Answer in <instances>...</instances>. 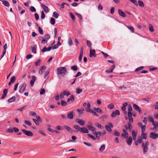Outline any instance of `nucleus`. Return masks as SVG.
I'll use <instances>...</instances> for the list:
<instances>
[{
	"instance_id": "obj_1",
	"label": "nucleus",
	"mask_w": 158,
	"mask_h": 158,
	"mask_svg": "<svg viewBox=\"0 0 158 158\" xmlns=\"http://www.w3.org/2000/svg\"><path fill=\"white\" fill-rule=\"evenodd\" d=\"M57 70L58 75H65L66 73L67 72L66 68L65 67L58 68L57 69Z\"/></svg>"
},
{
	"instance_id": "obj_2",
	"label": "nucleus",
	"mask_w": 158,
	"mask_h": 158,
	"mask_svg": "<svg viewBox=\"0 0 158 158\" xmlns=\"http://www.w3.org/2000/svg\"><path fill=\"white\" fill-rule=\"evenodd\" d=\"M50 38V36L48 34H46L43 37V40L41 41V43L42 44L47 43Z\"/></svg>"
},
{
	"instance_id": "obj_3",
	"label": "nucleus",
	"mask_w": 158,
	"mask_h": 158,
	"mask_svg": "<svg viewBox=\"0 0 158 158\" xmlns=\"http://www.w3.org/2000/svg\"><path fill=\"white\" fill-rule=\"evenodd\" d=\"M149 144V142L148 141L146 142L145 144L143 142L142 143V147L143 148L144 153H145L148 150V146Z\"/></svg>"
},
{
	"instance_id": "obj_4",
	"label": "nucleus",
	"mask_w": 158,
	"mask_h": 158,
	"mask_svg": "<svg viewBox=\"0 0 158 158\" xmlns=\"http://www.w3.org/2000/svg\"><path fill=\"white\" fill-rule=\"evenodd\" d=\"M22 131L24 134L28 136H32L33 135V133L30 131H27L25 129H22Z\"/></svg>"
},
{
	"instance_id": "obj_5",
	"label": "nucleus",
	"mask_w": 158,
	"mask_h": 158,
	"mask_svg": "<svg viewBox=\"0 0 158 158\" xmlns=\"http://www.w3.org/2000/svg\"><path fill=\"white\" fill-rule=\"evenodd\" d=\"M27 85L25 83L23 84L21 86V87L20 88L19 90V92L20 93H23V92L25 90V89Z\"/></svg>"
},
{
	"instance_id": "obj_6",
	"label": "nucleus",
	"mask_w": 158,
	"mask_h": 158,
	"mask_svg": "<svg viewBox=\"0 0 158 158\" xmlns=\"http://www.w3.org/2000/svg\"><path fill=\"white\" fill-rule=\"evenodd\" d=\"M149 137L153 139H155L158 137V134L153 132L150 133Z\"/></svg>"
},
{
	"instance_id": "obj_7",
	"label": "nucleus",
	"mask_w": 158,
	"mask_h": 158,
	"mask_svg": "<svg viewBox=\"0 0 158 158\" xmlns=\"http://www.w3.org/2000/svg\"><path fill=\"white\" fill-rule=\"evenodd\" d=\"M120 114V112L118 110H116L115 111H113L111 114V116L113 118L115 117L117 115Z\"/></svg>"
},
{
	"instance_id": "obj_8",
	"label": "nucleus",
	"mask_w": 158,
	"mask_h": 158,
	"mask_svg": "<svg viewBox=\"0 0 158 158\" xmlns=\"http://www.w3.org/2000/svg\"><path fill=\"white\" fill-rule=\"evenodd\" d=\"M75 113L74 111L68 113L67 115V118L70 119H72L73 118V116Z\"/></svg>"
},
{
	"instance_id": "obj_9",
	"label": "nucleus",
	"mask_w": 158,
	"mask_h": 158,
	"mask_svg": "<svg viewBox=\"0 0 158 158\" xmlns=\"http://www.w3.org/2000/svg\"><path fill=\"white\" fill-rule=\"evenodd\" d=\"M36 77L35 76L33 75L32 77V80L30 81V83L31 86H33L34 83L36 80Z\"/></svg>"
},
{
	"instance_id": "obj_10",
	"label": "nucleus",
	"mask_w": 158,
	"mask_h": 158,
	"mask_svg": "<svg viewBox=\"0 0 158 158\" xmlns=\"http://www.w3.org/2000/svg\"><path fill=\"white\" fill-rule=\"evenodd\" d=\"M76 121L78 123L79 125L84 126L85 125V121L83 120H81L78 119H77L76 120Z\"/></svg>"
},
{
	"instance_id": "obj_11",
	"label": "nucleus",
	"mask_w": 158,
	"mask_h": 158,
	"mask_svg": "<svg viewBox=\"0 0 158 158\" xmlns=\"http://www.w3.org/2000/svg\"><path fill=\"white\" fill-rule=\"evenodd\" d=\"M123 133H122L121 135L124 137L126 139L128 138V134L127 131L125 129L123 130Z\"/></svg>"
},
{
	"instance_id": "obj_12",
	"label": "nucleus",
	"mask_w": 158,
	"mask_h": 158,
	"mask_svg": "<svg viewBox=\"0 0 158 158\" xmlns=\"http://www.w3.org/2000/svg\"><path fill=\"white\" fill-rule=\"evenodd\" d=\"M93 56H95V50H92L90 48V50L89 56L90 57H92Z\"/></svg>"
},
{
	"instance_id": "obj_13",
	"label": "nucleus",
	"mask_w": 158,
	"mask_h": 158,
	"mask_svg": "<svg viewBox=\"0 0 158 158\" xmlns=\"http://www.w3.org/2000/svg\"><path fill=\"white\" fill-rule=\"evenodd\" d=\"M118 13L119 15L123 17H125L126 16V14L120 9L118 10Z\"/></svg>"
},
{
	"instance_id": "obj_14",
	"label": "nucleus",
	"mask_w": 158,
	"mask_h": 158,
	"mask_svg": "<svg viewBox=\"0 0 158 158\" xmlns=\"http://www.w3.org/2000/svg\"><path fill=\"white\" fill-rule=\"evenodd\" d=\"M126 140V142L127 143V144L129 145H130L132 143V137L131 136H130L129 138H127Z\"/></svg>"
},
{
	"instance_id": "obj_15",
	"label": "nucleus",
	"mask_w": 158,
	"mask_h": 158,
	"mask_svg": "<svg viewBox=\"0 0 158 158\" xmlns=\"http://www.w3.org/2000/svg\"><path fill=\"white\" fill-rule=\"evenodd\" d=\"M41 6L44 9V11L45 13H47L49 12V9L47 6L43 4H42Z\"/></svg>"
},
{
	"instance_id": "obj_16",
	"label": "nucleus",
	"mask_w": 158,
	"mask_h": 158,
	"mask_svg": "<svg viewBox=\"0 0 158 158\" xmlns=\"http://www.w3.org/2000/svg\"><path fill=\"white\" fill-rule=\"evenodd\" d=\"M52 47H49L48 48H47L46 47H44L42 50V52H44L46 51H50L52 48Z\"/></svg>"
},
{
	"instance_id": "obj_17",
	"label": "nucleus",
	"mask_w": 158,
	"mask_h": 158,
	"mask_svg": "<svg viewBox=\"0 0 158 158\" xmlns=\"http://www.w3.org/2000/svg\"><path fill=\"white\" fill-rule=\"evenodd\" d=\"M89 132L88 130L85 127H83L81 128V132L83 133H88Z\"/></svg>"
},
{
	"instance_id": "obj_18",
	"label": "nucleus",
	"mask_w": 158,
	"mask_h": 158,
	"mask_svg": "<svg viewBox=\"0 0 158 158\" xmlns=\"http://www.w3.org/2000/svg\"><path fill=\"white\" fill-rule=\"evenodd\" d=\"M94 110L95 111L101 114H103V112L102 110L99 108H95L94 109Z\"/></svg>"
},
{
	"instance_id": "obj_19",
	"label": "nucleus",
	"mask_w": 158,
	"mask_h": 158,
	"mask_svg": "<svg viewBox=\"0 0 158 158\" xmlns=\"http://www.w3.org/2000/svg\"><path fill=\"white\" fill-rule=\"evenodd\" d=\"M115 68V65L114 64L113 65V68L107 70L106 71V72L107 73H110L112 72L113 71V70Z\"/></svg>"
},
{
	"instance_id": "obj_20",
	"label": "nucleus",
	"mask_w": 158,
	"mask_h": 158,
	"mask_svg": "<svg viewBox=\"0 0 158 158\" xmlns=\"http://www.w3.org/2000/svg\"><path fill=\"white\" fill-rule=\"evenodd\" d=\"M74 128L77 131L81 132V128L80 126L78 125H75L74 126Z\"/></svg>"
},
{
	"instance_id": "obj_21",
	"label": "nucleus",
	"mask_w": 158,
	"mask_h": 158,
	"mask_svg": "<svg viewBox=\"0 0 158 158\" xmlns=\"http://www.w3.org/2000/svg\"><path fill=\"white\" fill-rule=\"evenodd\" d=\"M15 96H13L8 100V102L9 103H11L15 101Z\"/></svg>"
},
{
	"instance_id": "obj_22",
	"label": "nucleus",
	"mask_w": 158,
	"mask_h": 158,
	"mask_svg": "<svg viewBox=\"0 0 158 158\" xmlns=\"http://www.w3.org/2000/svg\"><path fill=\"white\" fill-rule=\"evenodd\" d=\"M68 44L69 46H71L73 44V42L71 38L70 37H69L68 38Z\"/></svg>"
},
{
	"instance_id": "obj_23",
	"label": "nucleus",
	"mask_w": 158,
	"mask_h": 158,
	"mask_svg": "<svg viewBox=\"0 0 158 158\" xmlns=\"http://www.w3.org/2000/svg\"><path fill=\"white\" fill-rule=\"evenodd\" d=\"M87 127L88 129L90 131H95L96 128L93 126H90L88 125L87 126Z\"/></svg>"
},
{
	"instance_id": "obj_24",
	"label": "nucleus",
	"mask_w": 158,
	"mask_h": 158,
	"mask_svg": "<svg viewBox=\"0 0 158 158\" xmlns=\"http://www.w3.org/2000/svg\"><path fill=\"white\" fill-rule=\"evenodd\" d=\"M2 3L4 5L8 7L10 5L9 3L6 1H2Z\"/></svg>"
},
{
	"instance_id": "obj_25",
	"label": "nucleus",
	"mask_w": 158,
	"mask_h": 158,
	"mask_svg": "<svg viewBox=\"0 0 158 158\" xmlns=\"http://www.w3.org/2000/svg\"><path fill=\"white\" fill-rule=\"evenodd\" d=\"M59 14L56 12L55 11L53 13V16L55 18H57L59 16Z\"/></svg>"
},
{
	"instance_id": "obj_26",
	"label": "nucleus",
	"mask_w": 158,
	"mask_h": 158,
	"mask_svg": "<svg viewBox=\"0 0 158 158\" xmlns=\"http://www.w3.org/2000/svg\"><path fill=\"white\" fill-rule=\"evenodd\" d=\"M106 129L109 132H112V131L111 128L108 125H106L105 127Z\"/></svg>"
},
{
	"instance_id": "obj_27",
	"label": "nucleus",
	"mask_w": 158,
	"mask_h": 158,
	"mask_svg": "<svg viewBox=\"0 0 158 158\" xmlns=\"http://www.w3.org/2000/svg\"><path fill=\"white\" fill-rule=\"evenodd\" d=\"M63 94L64 95H66L67 96H69L70 95V93L69 91L66 90L64 91Z\"/></svg>"
},
{
	"instance_id": "obj_28",
	"label": "nucleus",
	"mask_w": 158,
	"mask_h": 158,
	"mask_svg": "<svg viewBox=\"0 0 158 158\" xmlns=\"http://www.w3.org/2000/svg\"><path fill=\"white\" fill-rule=\"evenodd\" d=\"M70 15L71 16V18H72V20H73L74 22H75V17L74 15H73V14L72 12H70L69 13Z\"/></svg>"
},
{
	"instance_id": "obj_29",
	"label": "nucleus",
	"mask_w": 158,
	"mask_h": 158,
	"mask_svg": "<svg viewBox=\"0 0 158 158\" xmlns=\"http://www.w3.org/2000/svg\"><path fill=\"white\" fill-rule=\"evenodd\" d=\"M105 148V145L104 144L102 145L99 149V150L100 152H102L104 150Z\"/></svg>"
},
{
	"instance_id": "obj_30",
	"label": "nucleus",
	"mask_w": 158,
	"mask_h": 158,
	"mask_svg": "<svg viewBox=\"0 0 158 158\" xmlns=\"http://www.w3.org/2000/svg\"><path fill=\"white\" fill-rule=\"evenodd\" d=\"M126 27L129 29L132 33L134 32V28L131 26H126Z\"/></svg>"
},
{
	"instance_id": "obj_31",
	"label": "nucleus",
	"mask_w": 158,
	"mask_h": 158,
	"mask_svg": "<svg viewBox=\"0 0 158 158\" xmlns=\"http://www.w3.org/2000/svg\"><path fill=\"white\" fill-rule=\"evenodd\" d=\"M36 46H35L33 47H32L31 48L32 52L35 54L36 53Z\"/></svg>"
},
{
	"instance_id": "obj_32",
	"label": "nucleus",
	"mask_w": 158,
	"mask_h": 158,
	"mask_svg": "<svg viewBox=\"0 0 158 158\" xmlns=\"http://www.w3.org/2000/svg\"><path fill=\"white\" fill-rule=\"evenodd\" d=\"M138 3L139 4V5L142 7H143L144 6V4L143 3V2H142L141 1L139 0L138 1Z\"/></svg>"
},
{
	"instance_id": "obj_33",
	"label": "nucleus",
	"mask_w": 158,
	"mask_h": 158,
	"mask_svg": "<svg viewBox=\"0 0 158 158\" xmlns=\"http://www.w3.org/2000/svg\"><path fill=\"white\" fill-rule=\"evenodd\" d=\"M41 62V60L40 59H38L35 62V65L37 66L38 65H40V64Z\"/></svg>"
},
{
	"instance_id": "obj_34",
	"label": "nucleus",
	"mask_w": 158,
	"mask_h": 158,
	"mask_svg": "<svg viewBox=\"0 0 158 158\" xmlns=\"http://www.w3.org/2000/svg\"><path fill=\"white\" fill-rule=\"evenodd\" d=\"M114 107V105L113 103H111L108 105L107 107L110 109H112Z\"/></svg>"
},
{
	"instance_id": "obj_35",
	"label": "nucleus",
	"mask_w": 158,
	"mask_h": 158,
	"mask_svg": "<svg viewBox=\"0 0 158 158\" xmlns=\"http://www.w3.org/2000/svg\"><path fill=\"white\" fill-rule=\"evenodd\" d=\"M61 104L62 106H65L67 105V103L64 101L61 100Z\"/></svg>"
},
{
	"instance_id": "obj_36",
	"label": "nucleus",
	"mask_w": 158,
	"mask_h": 158,
	"mask_svg": "<svg viewBox=\"0 0 158 158\" xmlns=\"http://www.w3.org/2000/svg\"><path fill=\"white\" fill-rule=\"evenodd\" d=\"M50 23L52 25H54L55 23V20L53 18H52L50 19Z\"/></svg>"
},
{
	"instance_id": "obj_37",
	"label": "nucleus",
	"mask_w": 158,
	"mask_h": 158,
	"mask_svg": "<svg viewBox=\"0 0 158 158\" xmlns=\"http://www.w3.org/2000/svg\"><path fill=\"white\" fill-rule=\"evenodd\" d=\"M71 69L72 70L74 71H76L77 70L78 68L77 66L74 65L72 66Z\"/></svg>"
},
{
	"instance_id": "obj_38",
	"label": "nucleus",
	"mask_w": 158,
	"mask_h": 158,
	"mask_svg": "<svg viewBox=\"0 0 158 158\" xmlns=\"http://www.w3.org/2000/svg\"><path fill=\"white\" fill-rule=\"evenodd\" d=\"M133 108L137 111L139 110V108L138 106L135 104L133 105Z\"/></svg>"
},
{
	"instance_id": "obj_39",
	"label": "nucleus",
	"mask_w": 158,
	"mask_h": 158,
	"mask_svg": "<svg viewBox=\"0 0 158 158\" xmlns=\"http://www.w3.org/2000/svg\"><path fill=\"white\" fill-rule=\"evenodd\" d=\"M64 127L69 132H71L72 131L71 128L69 127L65 126Z\"/></svg>"
},
{
	"instance_id": "obj_40",
	"label": "nucleus",
	"mask_w": 158,
	"mask_h": 158,
	"mask_svg": "<svg viewBox=\"0 0 158 158\" xmlns=\"http://www.w3.org/2000/svg\"><path fill=\"white\" fill-rule=\"evenodd\" d=\"M41 18L42 19H44L45 18V15L43 11L41 12Z\"/></svg>"
},
{
	"instance_id": "obj_41",
	"label": "nucleus",
	"mask_w": 158,
	"mask_h": 158,
	"mask_svg": "<svg viewBox=\"0 0 158 158\" xmlns=\"http://www.w3.org/2000/svg\"><path fill=\"white\" fill-rule=\"evenodd\" d=\"M141 136L143 139H146L147 138L146 135L144 133V132H141Z\"/></svg>"
},
{
	"instance_id": "obj_42",
	"label": "nucleus",
	"mask_w": 158,
	"mask_h": 158,
	"mask_svg": "<svg viewBox=\"0 0 158 158\" xmlns=\"http://www.w3.org/2000/svg\"><path fill=\"white\" fill-rule=\"evenodd\" d=\"M154 126V127L153 128V129L154 130L155 129L158 128V123H153L152 124Z\"/></svg>"
},
{
	"instance_id": "obj_43",
	"label": "nucleus",
	"mask_w": 158,
	"mask_h": 158,
	"mask_svg": "<svg viewBox=\"0 0 158 158\" xmlns=\"http://www.w3.org/2000/svg\"><path fill=\"white\" fill-rule=\"evenodd\" d=\"M74 14L76 15L80 19H82V17L80 14L76 12L74 13Z\"/></svg>"
},
{
	"instance_id": "obj_44",
	"label": "nucleus",
	"mask_w": 158,
	"mask_h": 158,
	"mask_svg": "<svg viewBox=\"0 0 158 158\" xmlns=\"http://www.w3.org/2000/svg\"><path fill=\"white\" fill-rule=\"evenodd\" d=\"M143 66L138 67L135 69V72H137L143 69Z\"/></svg>"
},
{
	"instance_id": "obj_45",
	"label": "nucleus",
	"mask_w": 158,
	"mask_h": 158,
	"mask_svg": "<svg viewBox=\"0 0 158 158\" xmlns=\"http://www.w3.org/2000/svg\"><path fill=\"white\" fill-rule=\"evenodd\" d=\"M139 143H141L142 142V139L141 136L138 137L137 140Z\"/></svg>"
},
{
	"instance_id": "obj_46",
	"label": "nucleus",
	"mask_w": 158,
	"mask_h": 158,
	"mask_svg": "<svg viewBox=\"0 0 158 158\" xmlns=\"http://www.w3.org/2000/svg\"><path fill=\"white\" fill-rule=\"evenodd\" d=\"M141 132H144L145 130L146 127L145 125H143L141 127Z\"/></svg>"
},
{
	"instance_id": "obj_47",
	"label": "nucleus",
	"mask_w": 158,
	"mask_h": 158,
	"mask_svg": "<svg viewBox=\"0 0 158 158\" xmlns=\"http://www.w3.org/2000/svg\"><path fill=\"white\" fill-rule=\"evenodd\" d=\"M128 112H131L132 110V107L131 104H129L128 106Z\"/></svg>"
},
{
	"instance_id": "obj_48",
	"label": "nucleus",
	"mask_w": 158,
	"mask_h": 158,
	"mask_svg": "<svg viewBox=\"0 0 158 158\" xmlns=\"http://www.w3.org/2000/svg\"><path fill=\"white\" fill-rule=\"evenodd\" d=\"M30 10L31 11V12H35L36 11V9L33 6H31L30 7Z\"/></svg>"
},
{
	"instance_id": "obj_49",
	"label": "nucleus",
	"mask_w": 158,
	"mask_h": 158,
	"mask_svg": "<svg viewBox=\"0 0 158 158\" xmlns=\"http://www.w3.org/2000/svg\"><path fill=\"white\" fill-rule=\"evenodd\" d=\"M114 135L116 136H119L120 134V133L117 131H114Z\"/></svg>"
},
{
	"instance_id": "obj_50",
	"label": "nucleus",
	"mask_w": 158,
	"mask_h": 158,
	"mask_svg": "<svg viewBox=\"0 0 158 158\" xmlns=\"http://www.w3.org/2000/svg\"><path fill=\"white\" fill-rule=\"evenodd\" d=\"M15 80L16 78L15 76H13L11 77L10 81H11V82L14 83L15 81Z\"/></svg>"
},
{
	"instance_id": "obj_51",
	"label": "nucleus",
	"mask_w": 158,
	"mask_h": 158,
	"mask_svg": "<svg viewBox=\"0 0 158 158\" xmlns=\"http://www.w3.org/2000/svg\"><path fill=\"white\" fill-rule=\"evenodd\" d=\"M32 120L38 126L39 125L40 123L38 122V121H37V120L34 118H33L32 119Z\"/></svg>"
},
{
	"instance_id": "obj_52",
	"label": "nucleus",
	"mask_w": 158,
	"mask_h": 158,
	"mask_svg": "<svg viewBox=\"0 0 158 158\" xmlns=\"http://www.w3.org/2000/svg\"><path fill=\"white\" fill-rule=\"evenodd\" d=\"M8 131L9 133H12L13 132V128L12 127H10L8 129Z\"/></svg>"
},
{
	"instance_id": "obj_53",
	"label": "nucleus",
	"mask_w": 158,
	"mask_h": 158,
	"mask_svg": "<svg viewBox=\"0 0 158 158\" xmlns=\"http://www.w3.org/2000/svg\"><path fill=\"white\" fill-rule=\"evenodd\" d=\"M25 123L26 124L29 126H31V123L30 122L28 121H25Z\"/></svg>"
},
{
	"instance_id": "obj_54",
	"label": "nucleus",
	"mask_w": 158,
	"mask_h": 158,
	"mask_svg": "<svg viewBox=\"0 0 158 158\" xmlns=\"http://www.w3.org/2000/svg\"><path fill=\"white\" fill-rule=\"evenodd\" d=\"M87 46L89 47H91L92 44L91 42L89 40H87Z\"/></svg>"
},
{
	"instance_id": "obj_55",
	"label": "nucleus",
	"mask_w": 158,
	"mask_h": 158,
	"mask_svg": "<svg viewBox=\"0 0 158 158\" xmlns=\"http://www.w3.org/2000/svg\"><path fill=\"white\" fill-rule=\"evenodd\" d=\"M149 30L151 32H152L154 30L153 27L152 25H150L149 26Z\"/></svg>"
},
{
	"instance_id": "obj_56",
	"label": "nucleus",
	"mask_w": 158,
	"mask_h": 158,
	"mask_svg": "<svg viewBox=\"0 0 158 158\" xmlns=\"http://www.w3.org/2000/svg\"><path fill=\"white\" fill-rule=\"evenodd\" d=\"M38 29L39 33L41 34H43V31L40 27H38Z\"/></svg>"
},
{
	"instance_id": "obj_57",
	"label": "nucleus",
	"mask_w": 158,
	"mask_h": 158,
	"mask_svg": "<svg viewBox=\"0 0 158 158\" xmlns=\"http://www.w3.org/2000/svg\"><path fill=\"white\" fill-rule=\"evenodd\" d=\"M45 90L44 89H41V90L40 92V94H45Z\"/></svg>"
},
{
	"instance_id": "obj_58",
	"label": "nucleus",
	"mask_w": 158,
	"mask_h": 158,
	"mask_svg": "<svg viewBox=\"0 0 158 158\" xmlns=\"http://www.w3.org/2000/svg\"><path fill=\"white\" fill-rule=\"evenodd\" d=\"M148 119L152 123H154V120L152 118L149 117L148 118Z\"/></svg>"
},
{
	"instance_id": "obj_59",
	"label": "nucleus",
	"mask_w": 158,
	"mask_h": 158,
	"mask_svg": "<svg viewBox=\"0 0 158 158\" xmlns=\"http://www.w3.org/2000/svg\"><path fill=\"white\" fill-rule=\"evenodd\" d=\"M128 129L130 131H131V129L132 128V125L130 123H128Z\"/></svg>"
},
{
	"instance_id": "obj_60",
	"label": "nucleus",
	"mask_w": 158,
	"mask_h": 158,
	"mask_svg": "<svg viewBox=\"0 0 158 158\" xmlns=\"http://www.w3.org/2000/svg\"><path fill=\"white\" fill-rule=\"evenodd\" d=\"M82 91V90L80 89H77L76 90V93L79 94L81 93Z\"/></svg>"
},
{
	"instance_id": "obj_61",
	"label": "nucleus",
	"mask_w": 158,
	"mask_h": 158,
	"mask_svg": "<svg viewBox=\"0 0 158 158\" xmlns=\"http://www.w3.org/2000/svg\"><path fill=\"white\" fill-rule=\"evenodd\" d=\"M49 71H47L44 74V78H45L46 77L48 76V75L49 74Z\"/></svg>"
},
{
	"instance_id": "obj_62",
	"label": "nucleus",
	"mask_w": 158,
	"mask_h": 158,
	"mask_svg": "<svg viewBox=\"0 0 158 158\" xmlns=\"http://www.w3.org/2000/svg\"><path fill=\"white\" fill-rule=\"evenodd\" d=\"M56 128L58 130H63V128L60 126H58L56 127Z\"/></svg>"
},
{
	"instance_id": "obj_63",
	"label": "nucleus",
	"mask_w": 158,
	"mask_h": 158,
	"mask_svg": "<svg viewBox=\"0 0 158 158\" xmlns=\"http://www.w3.org/2000/svg\"><path fill=\"white\" fill-rule=\"evenodd\" d=\"M8 92V89H4L3 91V93L4 94L6 95Z\"/></svg>"
},
{
	"instance_id": "obj_64",
	"label": "nucleus",
	"mask_w": 158,
	"mask_h": 158,
	"mask_svg": "<svg viewBox=\"0 0 158 158\" xmlns=\"http://www.w3.org/2000/svg\"><path fill=\"white\" fill-rule=\"evenodd\" d=\"M32 56L31 54H29L27 55L26 56V58L27 59H29L30 58H31L32 57Z\"/></svg>"
}]
</instances>
